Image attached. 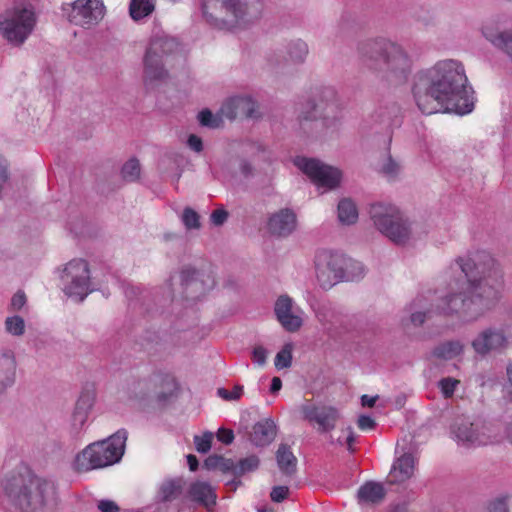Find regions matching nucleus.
Listing matches in <instances>:
<instances>
[{"mask_svg": "<svg viewBox=\"0 0 512 512\" xmlns=\"http://www.w3.org/2000/svg\"><path fill=\"white\" fill-rule=\"evenodd\" d=\"M343 436L337 439V443L341 446L346 445L349 451H353V444L355 442V434L351 427L342 430Z\"/></svg>", "mask_w": 512, "mask_h": 512, "instance_id": "864d4df0", "label": "nucleus"}, {"mask_svg": "<svg viewBox=\"0 0 512 512\" xmlns=\"http://www.w3.org/2000/svg\"><path fill=\"white\" fill-rule=\"evenodd\" d=\"M347 258L331 250H320L314 259L315 276L319 285L327 290L346 277Z\"/></svg>", "mask_w": 512, "mask_h": 512, "instance_id": "f8f14e48", "label": "nucleus"}, {"mask_svg": "<svg viewBox=\"0 0 512 512\" xmlns=\"http://www.w3.org/2000/svg\"><path fill=\"white\" fill-rule=\"evenodd\" d=\"M460 381L453 377H444L439 380L438 388L440 389L444 398H451L458 388Z\"/></svg>", "mask_w": 512, "mask_h": 512, "instance_id": "49530a36", "label": "nucleus"}, {"mask_svg": "<svg viewBox=\"0 0 512 512\" xmlns=\"http://www.w3.org/2000/svg\"><path fill=\"white\" fill-rule=\"evenodd\" d=\"M282 387V381L279 377L272 378L270 391L272 393L278 392Z\"/></svg>", "mask_w": 512, "mask_h": 512, "instance_id": "338daca9", "label": "nucleus"}, {"mask_svg": "<svg viewBox=\"0 0 512 512\" xmlns=\"http://www.w3.org/2000/svg\"><path fill=\"white\" fill-rule=\"evenodd\" d=\"M187 144H188L189 148L195 152H201L203 150L202 139L200 137H198L197 135H194V134L190 135L188 137Z\"/></svg>", "mask_w": 512, "mask_h": 512, "instance_id": "e2e57ef3", "label": "nucleus"}, {"mask_svg": "<svg viewBox=\"0 0 512 512\" xmlns=\"http://www.w3.org/2000/svg\"><path fill=\"white\" fill-rule=\"evenodd\" d=\"M509 345V337L504 327H487L480 331L472 340L471 346L475 353L487 355L501 351Z\"/></svg>", "mask_w": 512, "mask_h": 512, "instance_id": "f3484780", "label": "nucleus"}, {"mask_svg": "<svg viewBox=\"0 0 512 512\" xmlns=\"http://www.w3.org/2000/svg\"><path fill=\"white\" fill-rule=\"evenodd\" d=\"M17 367L15 351L10 348H0V396L15 385Z\"/></svg>", "mask_w": 512, "mask_h": 512, "instance_id": "4be33fe9", "label": "nucleus"}, {"mask_svg": "<svg viewBox=\"0 0 512 512\" xmlns=\"http://www.w3.org/2000/svg\"><path fill=\"white\" fill-rule=\"evenodd\" d=\"M360 504H377L385 497V489L381 483L368 481L357 492Z\"/></svg>", "mask_w": 512, "mask_h": 512, "instance_id": "c85d7f7f", "label": "nucleus"}, {"mask_svg": "<svg viewBox=\"0 0 512 512\" xmlns=\"http://www.w3.org/2000/svg\"><path fill=\"white\" fill-rule=\"evenodd\" d=\"M122 176L126 181L134 182L139 179L141 166L137 159L128 160L122 167Z\"/></svg>", "mask_w": 512, "mask_h": 512, "instance_id": "37998d69", "label": "nucleus"}, {"mask_svg": "<svg viewBox=\"0 0 512 512\" xmlns=\"http://www.w3.org/2000/svg\"><path fill=\"white\" fill-rule=\"evenodd\" d=\"M95 401V394L93 391H85L81 393L76 403V408L73 414L74 425L80 429L82 428L87 419L88 412L93 407Z\"/></svg>", "mask_w": 512, "mask_h": 512, "instance_id": "c756f323", "label": "nucleus"}, {"mask_svg": "<svg viewBox=\"0 0 512 512\" xmlns=\"http://www.w3.org/2000/svg\"><path fill=\"white\" fill-rule=\"evenodd\" d=\"M252 357L256 364L262 366L266 362L267 352L262 346H257L253 349Z\"/></svg>", "mask_w": 512, "mask_h": 512, "instance_id": "13d9d810", "label": "nucleus"}, {"mask_svg": "<svg viewBox=\"0 0 512 512\" xmlns=\"http://www.w3.org/2000/svg\"><path fill=\"white\" fill-rule=\"evenodd\" d=\"M357 424L361 430L367 431L374 428L375 421L369 416L362 415L358 418Z\"/></svg>", "mask_w": 512, "mask_h": 512, "instance_id": "680f3d73", "label": "nucleus"}, {"mask_svg": "<svg viewBox=\"0 0 512 512\" xmlns=\"http://www.w3.org/2000/svg\"><path fill=\"white\" fill-rule=\"evenodd\" d=\"M224 461V459L222 457H217V456H214V457H209L206 461H205V465L208 467V468H213V467H216L218 466L220 463H222Z\"/></svg>", "mask_w": 512, "mask_h": 512, "instance_id": "69168bd1", "label": "nucleus"}, {"mask_svg": "<svg viewBox=\"0 0 512 512\" xmlns=\"http://www.w3.org/2000/svg\"><path fill=\"white\" fill-rule=\"evenodd\" d=\"M243 391L242 385H235L231 391L225 388H218L217 395L225 401H237L242 397Z\"/></svg>", "mask_w": 512, "mask_h": 512, "instance_id": "3c124183", "label": "nucleus"}, {"mask_svg": "<svg viewBox=\"0 0 512 512\" xmlns=\"http://www.w3.org/2000/svg\"><path fill=\"white\" fill-rule=\"evenodd\" d=\"M276 460L279 470L286 476H292L296 472L297 458L289 446L281 444L276 451Z\"/></svg>", "mask_w": 512, "mask_h": 512, "instance_id": "473e14b6", "label": "nucleus"}, {"mask_svg": "<svg viewBox=\"0 0 512 512\" xmlns=\"http://www.w3.org/2000/svg\"><path fill=\"white\" fill-rule=\"evenodd\" d=\"M346 277L344 280L354 281L362 278L365 274L364 265L355 260L347 259V264L345 266Z\"/></svg>", "mask_w": 512, "mask_h": 512, "instance_id": "c03bdc74", "label": "nucleus"}, {"mask_svg": "<svg viewBox=\"0 0 512 512\" xmlns=\"http://www.w3.org/2000/svg\"><path fill=\"white\" fill-rule=\"evenodd\" d=\"M361 400L363 406L373 407L377 400V396L370 397L368 395H363Z\"/></svg>", "mask_w": 512, "mask_h": 512, "instance_id": "774afa93", "label": "nucleus"}, {"mask_svg": "<svg viewBox=\"0 0 512 512\" xmlns=\"http://www.w3.org/2000/svg\"><path fill=\"white\" fill-rule=\"evenodd\" d=\"M309 54V47L302 39H293L284 47V59L286 63L293 65L303 64Z\"/></svg>", "mask_w": 512, "mask_h": 512, "instance_id": "cd10ccee", "label": "nucleus"}, {"mask_svg": "<svg viewBox=\"0 0 512 512\" xmlns=\"http://www.w3.org/2000/svg\"><path fill=\"white\" fill-rule=\"evenodd\" d=\"M180 279L185 287L187 297L197 299L213 288L214 279L211 274L185 266L180 271Z\"/></svg>", "mask_w": 512, "mask_h": 512, "instance_id": "a211bd4d", "label": "nucleus"}, {"mask_svg": "<svg viewBox=\"0 0 512 512\" xmlns=\"http://www.w3.org/2000/svg\"><path fill=\"white\" fill-rule=\"evenodd\" d=\"M181 494V481L179 480H168L162 483L159 489V497L164 502V504L159 508L160 512H165L163 509L165 506L169 507L172 512L176 510L179 512L178 507L174 505L167 504L168 502H172L177 499Z\"/></svg>", "mask_w": 512, "mask_h": 512, "instance_id": "2f4dec72", "label": "nucleus"}, {"mask_svg": "<svg viewBox=\"0 0 512 512\" xmlns=\"http://www.w3.org/2000/svg\"><path fill=\"white\" fill-rule=\"evenodd\" d=\"M370 218L374 228L398 246H406L431 234L435 241L450 239L447 230L444 237H439L437 230L424 221H414L398 206L391 203H375L371 206Z\"/></svg>", "mask_w": 512, "mask_h": 512, "instance_id": "20e7f679", "label": "nucleus"}, {"mask_svg": "<svg viewBox=\"0 0 512 512\" xmlns=\"http://www.w3.org/2000/svg\"><path fill=\"white\" fill-rule=\"evenodd\" d=\"M3 325L5 333L11 337L21 338L26 333V322L17 314L7 316Z\"/></svg>", "mask_w": 512, "mask_h": 512, "instance_id": "f704fd0d", "label": "nucleus"}, {"mask_svg": "<svg viewBox=\"0 0 512 512\" xmlns=\"http://www.w3.org/2000/svg\"><path fill=\"white\" fill-rule=\"evenodd\" d=\"M229 213L223 207L215 209L210 215V221L214 226H222L228 219Z\"/></svg>", "mask_w": 512, "mask_h": 512, "instance_id": "5fc2aeb1", "label": "nucleus"}, {"mask_svg": "<svg viewBox=\"0 0 512 512\" xmlns=\"http://www.w3.org/2000/svg\"><path fill=\"white\" fill-rule=\"evenodd\" d=\"M301 128L316 132L334 130L339 122L336 106L332 101L309 100L304 103L298 115Z\"/></svg>", "mask_w": 512, "mask_h": 512, "instance_id": "9d476101", "label": "nucleus"}, {"mask_svg": "<svg viewBox=\"0 0 512 512\" xmlns=\"http://www.w3.org/2000/svg\"><path fill=\"white\" fill-rule=\"evenodd\" d=\"M220 113L230 120H234L237 117L253 118L257 114V104L248 95H237L223 102Z\"/></svg>", "mask_w": 512, "mask_h": 512, "instance_id": "6ab92c4d", "label": "nucleus"}, {"mask_svg": "<svg viewBox=\"0 0 512 512\" xmlns=\"http://www.w3.org/2000/svg\"><path fill=\"white\" fill-rule=\"evenodd\" d=\"M222 116L221 113L213 114L209 109H203L197 119L202 126L215 129L222 125Z\"/></svg>", "mask_w": 512, "mask_h": 512, "instance_id": "79ce46f5", "label": "nucleus"}, {"mask_svg": "<svg viewBox=\"0 0 512 512\" xmlns=\"http://www.w3.org/2000/svg\"><path fill=\"white\" fill-rule=\"evenodd\" d=\"M274 313L281 327L290 333L301 329L305 321L304 310L288 295H281L274 304Z\"/></svg>", "mask_w": 512, "mask_h": 512, "instance_id": "dca6fc26", "label": "nucleus"}, {"mask_svg": "<svg viewBox=\"0 0 512 512\" xmlns=\"http://www.w3.org/2000/svg\"><path fill=\"white\" fill-rule=\"evenodd\" d=\"M257 0H202L205 20L214 28L232 31L258 18Z\"/></svg>", "mask_w": 512, "mask_h": 512, "instance_id": "423d86ee", "label": "nucleus"}, {"mask_svg": "<svg viewBox=\"0 0 512 512\" xmlns=\"http://www.w3.org/2000/svg\"><path fill=\"white\" fill-rule=\"evenodd\" d=\"M216 436L224 444H231L234 440V433L230 429L220 428Z\"/></svg>", "mask_w": 512, "mask_h": 512, "instance_id": "052dcab7", "label": "nucleus"}, {"mask_svg": "<svg viewBox=\"0 0 512 512\" xmlns=\"http://www.w3.org/2000/svg\"><path fill=\"white\" fill-rule=\"evenodd\" d=\"M156 0H130L129 12L138 21L150 15L155 9Z\"/></svg>", "mask_w": 512, "mask_h": 512, "instance_id": "c9c22d12", "label": "nucleus"}, {"mask_svg": "<svg viewBox=\"0 0 512 512\" xmlns=\"http://www.w3.org/2000/svg\"><path fill=\"white\" fill-rule=\"evenodd\" d=\"M412 94L419 110L465 115L474 109L472 88L461 62L445 59L414 76Z\"/></svg>", "mask_w": 512, "mask_h": 512, "instance_id": "f03ea898", "label": "nucleus"}, {"mask_svg": "<svg viewBox=\"0 0 512 512\" xmlns=\"http://www.w3.org/2000/svg\"><path fill=\"white\" fill-rule=\"evenodd\" d=\"M36 16L31 8L15 6L0 14V35L10 44L22 45L31 35Z\"/></svg>", "mask_w": 512, "mask_h": 512, "instance_id": "1a4fd4ad", "label": "nucleus"}, {"mask_svg": "<svg viewBox=\"0 0 512 512\" xmlns=\"http://www.w3.org/2000/svg\"><path fill=\"white\" fill-rule=\"evenodd\" d=\"M239 169L241 174L245 177L252 176L254 172L253 166L246 160L241 161Z\"/></svg>", "mask_w": 512, "mask_h": 512, "instance_id": "0e129e2a", "label": "nucleus"}, {"mask_svg": "<svg viewBox=\"0 0 512 512\" xmlns=\"http://www.w3.org/2000/svg\"><path fill=\"white\" fill-rule=\"evenodd\" d=\"M289 489L286 486H276L271 491V499L274 502H281L283 501L287 495H288Z\"/></svg>", "mask_w": 512, "mask_h": 512, "instance_id": "4d7b16f0", "label": "nucleus"}, {"mask_svg": "<svg viewBox=\"0 0 512 512\" xmlns=\"http://www.w3.org/2000/svg\"><path fill=\"white\" fill-rule=\"evenodd\" d=\"M62 11L71 24L92 29L104 19L106 6L103 0H74L63 4Z\"/></svg>", "mask_w": 512, "mask_h": 512, "instance_id": "4468645a", "label": "nucleus"}, {"mask_svg": "<svg viewBox=\"0 0 512 512\" xmlns=\"http://www.w3.org/2000/svg\"><path fill=\"white\" fill-rule=\"evenodd\" d=\"M360 64L391 86L407 82L412 70V61L404 48L388 39H370L357 46Z\"/></svg>", "mask_w": 512, "mask_h": 512, "instance_id": "7ed1b4c3", "label": "nucleus"}, {"mask_svg": "<svg viewBox=\"0 0 512 512\" xmlns=\"http://www.w3.org/2000/svg\"><path fill=\"white\" fill-rule=\"evenodd\" d=\"M464 352V344L459 340H451L438 344L431 352V356L438 360H453Z\"/></svg>", "mask_w": 512, "mask_h": 512, "instance_id": "7c9ffc66", "label": "nucleus"}, {"mask_svg": "<svg viewBox=\"0 0 512 512\" xmlns=\"http://www.w3.org/2000/svg\"><path fill=\"white\" fill-rule=\"evenodd\" d=\"M502 278L500 266L485 251L459 257L443 271L436 290H426L413 299L401 326L420 327L434 314L476 321L499 301Z\"/></svg>", "mask_w": 512, "mask_h": 512, "instance_id": "f257e3e1", "label": "nucleus"}, {"mask_svg": "<svg viewBox=\"0 0 512 512\" xmlns=\"http://www.w3.org/2000/svg\"><path fill=\"white\" fill-rule=\"evenodd\" d=\"M491 41L512 60V28L499 32Z\"/></svg>", "mask_w": 512, "mask_h": 512, "instance_id": "4c0bfd02", "label": "nucleus"}, {"mask_svg": "<svg viewBox=\"0 0 512 512\" xmlns=\"http://www.w3.org/2000/svg\"><path fill=\"white\" fill-rule=\"evenodd\" d=\"M259 465V459L256 456H249L239 461L235 467L236 474H244L254 471Z\"/></svg>", "mask_w": 512, "mask_h": 512, "instance_id": "8fccbe9b", "label": "nucleus"}, {"mask_svg": "<svg viewBox=\"0 0 512 512\" xmlns=\"http://www.w3.org/2000/svg\"><path fill=\"white\" fill-rule=\"evenodd\" d=\"M294 345L292 343H286L282 349L276 354L274 359V365L276 369L282 370L291 367L292 365V353Z\"/></svg>", "mask_w": 512, "mask_h": 512, "instance_id": "58836bf2", "label": "nucleus"}, {"mask_svg": "<svg viewBox=\"0 0 512 512\" xmlns=\"http://www.w3.org/2000/svg\"><path fill=\"white\" fill-rule=\"evenodd\" d=\"M301 412L304 419L317 423L322 431L332 430L340 418L338 410L331 406L305 404L302 405Z\"/></svg>", "mask_w": 512, "mask_h": 512, "instance_id": "412c9836", "label": "nucleus"}, {"mask_svg": "<svg viewBox=\"0 0 512 512\" xmlns=\"http://www.w3.org/2000/svg\"><path fill=\"white\" fill-rule=\"evenodd\" d=\"M505 397L512 400V362L506 367V382L503 387Z\"/></svg>", "mask_w": 512, "mask_h": 512, "instance_id": "6e6d98bb", "label": "nucleus"}, {"mask_svg": "<svg viewBox=\"0 0 512 512\" xmlns=\"http://www.w3.org/2000/svg\"><path fill=\"white\" fill-rule=\"evenodd\" d=\"M296 226V217L288 209H282L269 218V231L277 236L289 235Z\"/></svg>", "mask_w": 512, "mask_h": 512, "instance_id": "b1692460", "label": "nucleus"}, {"mask_svg": "<svg viewBox=\"0 0 512 512\" xmlns=\"http://www.w3.org/2000/svg\"><path fill=\"white\" fill-rule=\"evenodd\" d=\"M181 220L188 230L199 229L201 226L199 214L190 207L183 210Z\"/></svg>", "mask_w": 512, "mask_h": 512, "instance_id": "a18cd8bd", "label": "nucleus"}, {"mask_svg": "<svg viewBox=\"0 0 512 512\" xmlns=\"http://www.w3.org/2000/svg\"><path fill=\"white\" fill-rule=\"evenodd\" d=\"M189 498L199 505L210 509L216 504V494L213 487L207 482L197 481L190 485Z\"/></svg>", "mask_w": 512, "mask_h": 512, "instance_id": "a878e982", "label": "nucleus"}, {"mask_svg": "<svg viewBox=\"0 0 512 512\" xmlns=\"http://www.w3.org/2000/svg\"><path fill=\"white\" fill-rule=\"evenodd\" d=\"M214 438V434L212 432H204L202 435H196L194 437V444L196 450L199 453H207L211 448V443Z\"/></svg>", "mask_w": 512, "mask_h": 512, "instance_id": "09e8293b", "label": "nucleus"}, {"mask_svg": "<svg viewBox=\"0 0 512 512\" xmlns=\"http://www.w3.org/2000/svg\"><path fill=\"white\" fill-rule=\"evenodd\" d=\"M26 303V294L22 290H19L12 296L9 308L13 312H19L26 305Z\"/></svg>", "mask_w": 512, "mask_h": 512, "instance_id": "603ef678", "label": "nucleus"}, {"mask_svg": "<svg viewBox=\"0 0 512 512\" xmlns=\"http://www.w3.org/2000/svg\"><path fill=\"white\" fill-rule=\"evenodd\" d=\"M511 495L509 493H501L490 499L486 508L489 512H509V502Z\"/></svg>", "mask_w": 512, "mask_h": 512, "instance_id": "ea45409f", "label": "nucleus"}, {"mask_svg": "<svg viewBox=\"0 0 512 512\" xmlns=\"http://www.w3.org/2000/svg\"><path fill=\"white\" fill-rule=\"evenodd\" d=\"M162 378L169 379L172 382V385H168L166 381H163L161 383H157V387L154 388V396L155 400L158 402L166 400L168 397H170L175 389H176V382L174 378L168 376V375H160Z\"/></svg>", "mask_w": 512, "mask_h": 512, "instance_id": "a19ab883", "label": "nucleus"}, {"mask_svg": "<svg viewBox=\"0 0 512 512\" xmlns=\"http://www.w3.org/2000/svg\"><path fill=\"white\" fill-rule=\"evenodd\" d=\"M450 437L467 450L495 445L501 438L499 427L481 417L456 418L450 426Z\"/></svg>", "mask_w": 512, "mask_h": 512, "instance_id": "0eeeda50", "label": "nucleus"}, {"mask_svg": "<svg viewBox=\"0 0 512 512\" xmlns=\"http://www.w3.org/2000/svg\"><path fill=\"white\" fill-rule=\"evenodd\" d=\"M379 171L386 178L394 180L401 174L402 164L398 159L392 157L390 154H387L383 157L379 164Z\"/></svg>", "mask_w": 512, "mask_h": 512, "instance_id": "e433bc0d", "label": "nucleus"}, {"mask_svg": "<svg viewBox=\"0 0 512 512\" xmlns=\"http://www.w3.org/2000/svg\"><path fill=\"white\" fill-rule=\"evenodd\" d=\"M334 314L335 311L330 304H321L317 310H315V317L323 326L332 323Z\"/></svg>", "mask_w": 512, "mask_h": 512, "instance_id": "de8ad7c7", "label": "nucleus"}, {"mask_svg": "<svg viewBox=\"0 0 512 512\" xmlns=\"http://www.w3.org/2000/svg\"><path fill=\"white\" fill-rule=\"evenodd\" d=\"M161 48L160 44L153 43L152 47H146L143 55V82L147 87H154L165 82L170 76V70L176 62L157 58L156 49Z\"/></svg>", "mask_w": 512, "mask_h": 512, "instance_id": "2eb2a0df", "label": "nucleus"}, {"mask_svg": "<svg viewBox=\"0 0 512 512\" xmlns=\"http://www.w3.org/2000/svg\"><path fill=\"white\" fill-rule=\"evenodd\" d=\"M359 213L356 203L350 198H343L337 206V218L342 225H353L358 221Z\"/></svg>", "mask_w": 512, "mask_h": 512, "instance_id": "72a5a7b5", "label": "nucleus"}, {"mask_svg": "<svg viewBox=\"0 0 512 512\" xmlns=\"http://www.w3.org/2000/svg\"><path fill=\"white\" fill-rule=\"evenodd\" d=\"M293 163L318 189L333 190L340 185L342 172L337 167L305 156L295 157Z\"/></svg>", "mask_w": 512, "mask_h": 512, "instance_id": "ddd939ff", "label": "nucleus"}, {"mask_svg": "<svg viewBox=\"0 0 512 512\" xmlns=\"http://www.w3.org/2000/svg\"><path fill=\"white\" fill-rule=\"evenodd\" d=\"M127 436V431L120 429L108 439L88 445L77 454L74 461L75 470L88 472L119 462L125 451Z\"/></svg>", "mask_w": 512, "mask_h": 512, "instance_id": "6e6552de", "label": "nucleus"}, {"mask_svg": "<svg viewBox=\"0 0 512 512\" xmlns=\"http://www.w3.org/2000/svg\"><path fill=\"white\" fill-rule=\"evenodd\" d=\"M60 280L65 295L76 302L83 301L92 291L89 265L83 259H73L65 264Z\"/></svg>", "mask_w": 512, "mask_h": 512, "instance_id": "9b49d317", "label": "nucleus"}, {"mask_svg": "<svg viewBox=\"0 0 512 512\" xmlns=\"http://www.w3.org/2000/svg\"><path fill=\"white\" fill-rule=\"evenodd\" d=\"M97 507L100 512H119V506L112 500H100Z\"/></svg>", "mask_w": 512, "mask_h": 512, "instance_id": "bf43d9fd", "label": "nucleus"}, {"mask_svg": "<svg viewBox=\"0 0 512 512\" xmlns=\"http://www.w3.org/2000/svg\"><path fill=\"white\" fill-rule=\"evenodd\" d=\"M4 491L12 505L21 512H46L55 501L53 483L31 474L9 477Z\"/></svg>", "mask_w": 512, "mask_h": 512, "instance_id": "39448f33", "label": "nucleus"}, {"mask_svg": "<svg viewBox=\"0 0 512 512\" xmlns=\"http://www.w3.org/2000/svg\"><path fill=\"white\" fill-rule=\"evenodd\" d=\"M416 460L412 454L404 453L397 458L390 471V481L392 483H403L409 480L415 471Z\"/></svg>", "mask_w": 512, "mask_h": 512, "instance_id": "393cba45", "label": "nucleus"}, {"mask_svg": "<svg viewBox=\"0 0 512 512\" xmlns=\"http://www.w3.org/2000/svg\"><path fill=\"white\" fill-rule=\"evenodd\" d=\"M163 381H166L170 386L172 385L169 379L162 378L160 375L130 382L125 391L127 400L137 403L155 400L154 388L157 387V383Z\"/></svg>", "mask_w": 512, "mask_h": 512, "instance_id": "aec40b11", "label": "nucleus"}, {"mask_svg": "<svg viewBox=\"0 0 512 512\" xmlns=\"http://www.w3.org/2000/svg\"><path fill=\"white\" fill-rule=\"evenodd\" d=\"M275 435L276 427L274 422L270 419H265L253 426L250 440L256 446H265L273 441Z\"/></svg>", "mask_w": 512, "mask_h": 512, "instance_id": "bb28decb", "label": "nucleus"}, {"mask_svg": "<svg viewBox=\"0 0 512 512\" xmlns=\"http://www.w3.org/2000/svg\"><path fill=\"white\" fill-rule=\"evenodd\" d=\"M156 42L161 46L156 49L157 58L174 62L181 58L180 44L175 38L165 33H156L150 38L147 47H152Z\"/></svg>", "mask_w": 512, "mask_h": 512, "instance_id": "5701e85b", "label": "nucleus"}]
</instances>
